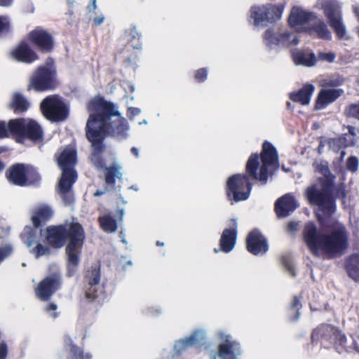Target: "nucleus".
I'll return each instance as SVG.
<instances>
[{"label": "nucleus", "mask_w": 359, "mask_h": 359, "mask_svg": "<svg viewBox=\"0 0 359 359\" xmlns=\"http://www.w3.org/2000/svg\"><path fill=\"white\" fill-rule=\"evenodd\" d=\"M88 111L89 117L86 126V135L91 144V160L97 164L100 154L104 150L103 140L107 135L123 134L128 130V125L115 105L102 98L91 100Z\"/></svg>", "instance_id": "1"}, {"label": "nucleus", "mask_w": 359, "mask_h": 359, "mask_svg": "<svg viewBox=\"0 0 359 359\" xmlns=\"http://www.w3.org/2000/svg\"><path fill=\"white\" fill-rule=\"evenodd\" d=\"M66 238H69L66 247L68 271L69 275L72 276L79 263V256L85 239L83 227L75 222L63 226H50L46 229V241L55 248L62 247Z\"/></svg>", "instance_id": "2"}, {"label": "nucleus", "mask_w": 359, "mask_h": 359, "mask_svg": "<svg viewBox=\"0 0 359 359\" xmlns=\"http://www.w3.org/2000/svg\"><path fill=\"white\" fill-rule=\"evenodd\" d=\"M303 238L308 248L316 255L320 252L329 256L340 254L348 245L347 233L341 224H337L330 233H323L313 223H308Z\"/></svg>", "instance_id": "3"}, {"label": "nucleus", "mask_w": 359, "mask_h": 359, "mask_svg": "<svg viewBox=\"0 0 359 359\" xmlns=\"http://www.w3.org/2000/svg\"><path fill=\"white\" fill-rule=\"evenodd\" d=\"M323 177L312 186L307 188L306 196L311 203L318 206L317 217L320 220L329 217L335 210V206L332 197L333 181L334 177L330 174L327 167L322 168Z\"/></svg>", "instance_id": "4"}, {"label": "nucleus", "mask_w": 359, "mask_h": 359, "mask_svg": "<svg viewBox=\"0 0 359 359\" xmlns=\"http://www.w3.org/2000/svg\"><path fill=\"white\" fill-rule=\"evenodd\" d=\"M31 220L33 226H26L20 233V238L36 258L45 255V205L42 204L32 210Z\"/></svg>", "instance_id": "5"}, {"label": "nucleus", "mask_w": 359, "mask_h": 359, "mask_svg": "<svg viewBox=\"0 0 359 359\" xmlns=\"http://www.w3.org/2000/svg\"><path fill=\"white\" fill-rule=\"evenodd\" d=\"M261 158L262 164L259 172H257L259 165V156L257 154H253L250 157L246 169L248 172L255 180H259L264 184L268 179L271 170L277 169L278 167V155L274 147L270 143L264 142L263 144Z\"/></svg>", "instance_id": "6"}, {"label": "nucleus", "mask_w": 359, "mask_h": 359, "mask_svg": "<svg viewBox=\"0 0 359 359\" xmlns=\"http://www.w3.org/2000/svg\"><path fill=\"white\" fill-rule=\"evenodd\" d=\"M11 134L15 137L18 143L22 144L25 140L38 143L43 139L42 127L35 120L18 118L9 121Z\"/></svg>", "instance_id": "7"}, {"label": "nucleus", "mask_w": 359, "mask_h": 359, "mask_svg": "<svg viewBox=\"0 0 359 359\" xmlns=\"http://www.w3.org/2000/svg\"><path fill=\"white\" fill-rule=\"evenodd\" d=\"M11 184L18 187L35 185L41 180L37 169L31 164L16 163L11 165L5 173Z\"/></svg>", "instance_id": "8"}, {"label": "nucleus", "mask_w": 359, "mask_h": 359, "mask_svg": "<svg viewBox=\"0 0 359 359\" xmlns=\"http://www.w3.org/2000/svg\"><path fill=\"white\" fill-rule=\"evenodd\" d=\"M322 8L330 26L334 30L337 36L340 39L345 38L346 30L343 23L341 4L337 0H323Z\"/></svg>", "instance_id": "9"}, {"label": "nucleus", "mask_w": 359, "mask_h": 359, "mask_svg": "<svg viewBox=\"0 0 359 359\" xmlns=\"http://www.w3.org/2000/svg\"><path fill=\"white\" fill-rule=\"evenodd\" d=\"M251 186L245 175H234L226 182V195L232 203L248 198Z\"/></svg>", "instance_id": "10"}, {"label": "nucleus", "mask_w": 359, "mask_h": 359, "mask_svg": "<svg viewBox=\"0 0 359 359\" xmlns=\"http://www.w3.org/2000/svg\"><path fill=\"white\" fill-rule=\"evenodd\" d=\"M69 114L66 104L57 95L46 97V119L52 122L65 120Z\"/></svg>", "instance_id": "11"}, {"label": "nucleus", "mask_w": 359, "mask_h": 359, "mask_svg": "<svg viewBox=\"0 0 359 359\" xmlns=\"http://www.w3.org/2000/svg\"><path fill=\"white\" fill-rule=\"evenodd\" d=\"M218 336L224 340L219 346V356L222 359H236L241 354L240 344L235 341H231V335L223 332H219Z\"/></svg>", "instance_id": "12"}, {"label": "nucleus", "mask_w": 359, "mask_h": 359, "mask_svg": "<svg viewBox=\"0 0 359 359\" xmlns=\"http://www.w3.org/2000/svg\"><path fill=\"white\" fill-rule=\"evenodd\" d=\"M11 55L17 61L27 64H30L39 59L37 53L25 39L18 43L12 50Z\"/></svg>", "instance_id": "13"}, {"label": "nucleus", "mask_w": 359, "mask_h": 359, "mask_svg": "<svg viewBox=\"0 0 359 359\" xmlns=\"http://www.w3.org/2000/svg\"><path fill=\"white\" fill-rule=\"evenodd\" d=\"M264 39L268 45L290 46L296 45L299 39L296 35L288 32L274 33L272 30H267L264 34Z\"/></svg>", "instance_id": "14"}, {"label": "nucleus", "mask_w": 359, "mask_h": 359, "mask_svg": "<svg viewBox=\"0 0 359 359\" xmlns=\"http://www.w3.org/2000/svg\"><path fill=\"white\" fill-rule=\"evenodd\" d=\"M317 19V15L312 12H309L299 7L294 6L292 8L289 17V22L292 27L300 25L312 23Z\"/></svg>", "instance_id": "15"}, {"label": "nucleus", "mask_w": 359, "mask_h": 359, "mask_svg": "<svg viewBox=\"0 0 359 359\" xmlns=\"http://www.w3.org/2000/svg\"><path fill=\"white\" fill-rule=\"evenodd\" d=\"M247 247L248 251L255 255L264 254L268 250L265 238L255 231L249 234L247 239Z\"/></svg>", "instance_id": "16"}, {"label": "nucleus", "mask_w": 359, "mask_h": 359, "mask_svg": "<svg viewBox=\"0 0 359 359\" xmlns=\"http://www.w3.org/2000/svg\"><path fill=\"white\" fill-rule=\"evenodd\" d=\"M298 204L294 197L290 194H285L280 198L275 204V210L279 217H285L292 212Z\"/></svg>", "instance_id": "17"}, {"label": "nucleus", "mask_w": 359, "mask_h": 359, "mask_svg": "<svg viewBox=\"0 0 359 359\" xmlns=\"http://www.w3.org/2000/svg\"><path fill=\"white\" fill-rule=\"evenodd\" d=\"M46 273V298L57 290L62 284L61 273L56 265H50Z\"/></svg>", "instance_id": "18"}, {"label": "nucleus", "mask_w": 359, "mask_h": 359, "mask_svg": "<svg viewBox=\"0 0 359 359\" xmlns=\"http://www.w3.org/2000/svg\"><path fill=\"white\" fill-rule=\"evenodd\" d=\"M205 339V337L203 331L196 330L189 337L176 341L174 346L175 351L177 353H180L191 346L203 342Z\"/></svg>", "instance_id": "19"}, {"label": "nucleus", "mask_w": 359, "mask_h": 359, "mask_svg": "<svg viewBox=\"0 0 359 359\" xmlns=\"http://www.w3.org/2000/svg\"><path fill=\"white\" fill-rule=\"evenodd\" d=\"M58 165L61 170L74 169L76 163V151L74 148L67 147L57 158Z\"/></svg>", "instance_id": "20"}, {"label": "nucleus", "mask_w": 359, "mask_h": 359, "mask_svg": "<svg viewBox=\"0 0 359 359\" xmlns=\"http://www.w3.org/2000/svg\"><path fill=\"white\" fill-rule=\"evenodd\" d=\"M77 179V173L74 169L62 170L61 177L58 182V191H71L73 184Z\"/></svg>", "instance_id": "21"}, {"label": "nucleus", "mask_w": 359, "mask_h": 359, "mask_svg": "<svg viewBox=\"0 0 359 359\" xmlns=\"http://www.w3.org/2000/svg\"><path fill=\"white\" fill-rule=\"evenodd\" d=\"M250 18L254 20V25L257 27L264 26L269 22V18H272L269 10L266 6H254L250 11Z\"/></svg>", "instance_id": "22"}, {"label": "nucleus", "mask_w": 359, "mask_h": 359, "mask_svg": "<svg viewBox=\"0 0 359 359\" xmlns=\"http://www.w3.org/2000/svg\"><path fill=\"white\" fill-rule=\"evenodd\" d=\"M294 62L297 65L312 67L317 62L315 54L310 50H297L292 53Z\"/></svg>", "instance_id": "23"}, {"label": "nucleus", "mask_w": 359, "mask_h": 359, "mask_svg": "<svg viewBox=\"0 0 359 359\" xmlns=\"http://www.w3.org/2000/svg\"><path fill=\"white\" fill-rule=\"evenodd\" d=\"M32 89L38 92L45 90V65L39 66L32 76L27 90Z\"/></svg>", "instance_id": "24"}, {"label": "nucleus", "mask_w": 359, "mask_h": 359, "mask_svg": "<svg viewBox=\"0 0 359 359\" xmlns=\"http://www.w3.org/2000/svg\"><path fill=\"white\" fill-rule=\"evenodd\" d=\"M314 90L315 87L313 85L307 84L297 92L292 93L290 98L294 102H299L302 105H306L309 104Z\"/></svg>", "instance_id": "25"}, {"label": "nucleus", "mask_w": 359, "mask_h": 359, "mask_svg": "<svg viewBox=\"0 0 359 359\" xmlns=\"http://www.w3.org/2000/svg\"><path fill=\"white\" fill-rule=\"evenodd\" d=\"M25 41L32 44L37 50H45V30L36 28L31 31L27 36Z\"/></svg>", "instance_id": "26"}, {"label": "nucleus", "mask_w": 359, "mask_h": 359, "mask_svg": "<svg viewBox=\"0 0 359 359\" xmlns=\"http://www.w3.org/2000/svg\"><path fill=\"white\" fill-rule=\"evenodd\" d=\"M341 91L339 89L323 90L318 96L316 107L318 109L323 108L325 105L334 102L341 95Z\"/></svg>", "instance_id": "27"}, {"label": "nucleus", "mask_w": 359, "mask_h": 359, "mask_svg": "<svg viewBox=\"0 0 359 359\" xmlns=\"http://www.w3.org/2000/svg\"><path fill=\"white\" fill-rule=\"evenodd\" d=\"M236 240V230L225 229L220 239L221 250L226 253L231 252L235 246Z\"/></svg>", "instance_id": "28"}, {"label": "nucleus", "mask_w": 359, "mask_h": 359, "mask_svg": "<svg viewBox=\"0 0 359 359\" xmlns=\"http://www.w3.org/2000/svg\"><path fill=\"white\" fill-rule=\"evenodd\" d=\"M29 107V102L22 94L19 93H14L12 101L10 103V108L13 109L15 114L25 112Z\"/></svg>", "instance_id": "29"}, {"label": "nucleus", "mask_w": 359, "mask_h": 359, "mask_svg": "<svg viewBox=\"0 0 359 359\" xmlns=\"http://www.w3.org/2000/svg\"><path fill=\"white\" fill-rule=\"evenodd\" d=\"M57 84L54 60L53 58H48L46 59V89L55 88Z\"/></svg>", "instance_id": "30"}, {"label": "nucleus", "mask_w": 359, "mask_h": 359, "mask_svg": "<svg viewBox=\"0 0 359 359\" xmlns=\"http://www.w3.org/2000/svg\"><path fill=\"white\" fill-rule=\"evenodd\" d=\"M312 30L315 32L317 36L323 39H330L332 38V34L326 24L321 20L317 18L313 22Z\"/></svg>", "instance_id": "31"}, {"label": "nucleus", "mask_w": 359, "mask_h": 359, "mask_svg": "<svg viewBox=\"0 0 359 359\" xmlns=\"http://www.w3.org/2000/svg\"><path fill=\"white\" fill-rule=\"evenodd\" d=\"M122 167L118 162H114L112 166L106 168L105 169V182L107 184H113L114 183V177L121 178Z\"/></svg>", "instance_id": "32"}, {"label": "nucleus", "mask_w": 359, "mask_h": 359, "mask_svg": "<svg viewBox=\"0 0 359 359\" xmlns=\"http://www.w3.org/2000/svg\"><path fill=\"white\" fill-rule=\"evenodd\" d=\"M88 281L90 287L87 290L86 295L88 299L93 300L97 297L96 294H94V286L97 285L100 282V275L97 270L94 269L92 271L90 276H88Z\"/></svg>", "instance_id": "33"}, {"label": "nucleus", "mask_w": 359, "mask_h": 359, "mask_svg": "<svg viewBox=\"0 0 359 359\" xmlns=\"http://www.w3.org/2000/svg\"><path fill=\"white\" fill-rule=\"evenodd\" d=\"M101 228L106 232L114 233L117 230L116 221L108 215L99 218Z\"/></svg>", "instance_id": "34"}, {"label": "nucleus", "mask_w": 359, "mask_h": 359, "mask_svg": "<svg viewBox=\"0 0 359 359\" xmlns=\"http://www.w3.org/2000/svg\"><path fill=\"white\" fill-rule=\"evenodd\" d=\"M13 32L11 19L8 16L0 15V39L6 37Z\"/></svg>", "instance_id": "35"}, {"label": "nucleus", "mask_w": 359, "mask_h": 359, "mask_svg": "<svg viewBox=\"0 0 359 359\" xmlns=\"http://www.w3.org/2000/svg\"><path fill=\"white\" fill-rule=\"evenodd\" d=\"M347 271L351 278L359 280V258L354 257L350 259L347 265Z\"/></svg>", "instance_id": "36"}, {"label": "nucleus", "mask_w": 359, "mask_h": 359, "mask_svg": "<svg viewBox=\"0 0 359 359\" xmlns=\"http://www.w3.org/2000/svg\"><path fill=\"white\" fill-rule=\"evenodd\" d=\"M355 143V138L351 135H344L342 137L332 139L329 142V147L332 149H335V144H343L344 147L353 146Z\"/></svg>", "instance_id": "37"}, {"label": "nucleus", "mask_w": 359, "mask_h": 359, "mask_svg": "<svg viewBox=\"0 0 359 359\" xmlns=\"http://www.w3.org/2000/svg\"><path fill=\"white\" fill-rule=\"evenodd\" d=\"M267 10H269L271 15L273 16L272 18H269V21L276 20L279 19L283 13V8L281 6H266Z\"/></svg>", "instance_id": "38"}, {"label": "nucleus", "mask_w": 359, "mask_h": 359, "mask_svg": "<svg viewBox=\"0 0 359 359\" xmlns=\"http://www.w3.org/2000/svg\"><path fill=\"white\" fill-rule=\"evenodd\" d=\"M346 113L348 116L359 121V102L349 105L346 110Z\"/></svg>", "instance_id": "39"}, {"label": "nucleus", "mask_w": 359, "mask_h": 359, "mask_svg": "<svg viewBox=\"0 0 359 359\" xmlns=\"http://www.w3.org/2000/svg\"><path fill=\"white\" fill-rule=\"evenodd\" d=\"M60 197L66 206H72L74 201V195L71 191L67 192H59Z\"/></svg>", "instance_id": "40"}, {"label": "nucleus", "mask_w": 359, "mask_h": 359, "mask_svg": "<svg viewBox=\"0 0 359 359\" xmlns=\"http://www.w3.org/2000/svg\"><path fill=\"white\" fill-rule=\"evenodd\" d=\"M36 296L41 301H45V278L42 279L34 288Z\"/></svg>", "instance_id": "41"}, {"label": "nucleus", "mask_w": 359, "mask_h": 359, "mask_svg": "<svg viewBox=\"0 0 359 359\" xmlns=\"http://www.w3.org/2000/svg\"><path fill=\"white\" fill-rule=\"evenodd\" d=\"M13 252V248L11 245H6L0 247V263L9 257Z\"/></svg>", "instance_id": "42"}, {"label": "nucleus", "mask_w": 359, "mask_h": 359, "mask_svg": "<svg viewBox=\"0 0 359 359\" xmlns=\"http://www.w3.org/2000/svg\"><path fill=\"white\" fill-rule=\"evenodd\" d=\"M10 133L9 122L6 124L4 121H0V139L8 137Z\"/></svg>", "instance_id": "43"}, {"label": "nucleus", "mask_w": 359, "mask_h": 359, "mask_svg": "<svg viewBox=\"0 0 359 359\" xmlns=\"http://www.w3.org/2000/svg\"><path fill=\"white\" fill-rule=\"evenodd\" d=\"M358 160L354 156L348 158L346 163L347 169L351 172H355L358 170Z\"/></svg>", "instance_id": "44"}, {"label": "nucleus", "mask_w": 359, "mask_h": 359, "mask_svg": "<svg viewBox=\"0 0 359 359\" xmlns=\"http://www.w3.org/2000/svg\"><path fill=\"white\" fill-rule=\"evenodd\" d=\"M69 348L71 353V359H81V353L79 348L72 344L71 339L69 340Z\"/></svg>", "instance_id": "45"}, {"label": "nucleus", "mask_w": 359, "mask_h": 359, "mask_svg": "<svg viewBox=\"0 0 359 359\" xmlns=\"http://www.w3.org/2000/svg\"><path fill=\"white\" fill-rule=\"evenodd\" d=\"M319 58L320 60L332 62L335 59V54L333 53H319Z\"/></svg>", "instance_id": "46"}, {"label": "nucleus", "mask_w": 359, "mask_h": 359, "mask_svg": "<svg viewBox=\"0 0 359 359\" xmlns=\"http://www.w3.org/2000/svg\"><path fill=\"white\" fill-rule=\"evenodd\" d=\"M195 77L198 81H204L207 77L206 69H201L198 70L195 75Z\"/></svg>", "instance_id": "47"}, {"label": "nucleus", "mask_w": 359, "mask_h": 359, "mask_svg": "<svg viewBox=\"0 0 359 359\" xmlns=\"http://www.w3.org/2000/svg\"><path fill=\"white\" fill-rule=\"evenodd\" d=\"M54 40L48 34H46V52L51 51L54 47Z\"/></svg>", "instance_id": "48"}, {"label": "nucleus", "mask_w": 359, "mask_h": 359, "mask_svg": "<svg viewBox=\"0 0 359 359\" xmlns=\"http://www.w3.org/2000/svg\"><path fill=\"white\" fill-rule=\"evenodd\" d=\"M339 84L337 79H325L323 81L322 85L325 86H336Z\"/></svg>", "instance_id": "49"}, {"label": "nucleus", "mask_w": 359, "mask_h": 359, "mask_svg": "<svg viewBox=\"0 0 359 359\" xmlns=\"http://www.w3.org/2000/svg\"><path fill=\"white\" fill-rule=\"evenodd\" d=\"M283 264H284L285 269L289 271V273L292 276H294L295 273L294 271L292 264L289 261L283 260Z\"/></svg>", "instance_id": "50"}, {"label": "nucleus", "mask_w": 359, "mask_h": 359, "mask_svg": "<svg viewBox=\"0 0 359 359\" xmlns=\"http://www.w3.org/2000/svg\"><path fill=\"white\" fill-rule=\"evenodd\" d=\"M298 229V223L295 222H290L287 224V229L290 232L293 233Z\"/></svg>", "instance_id": "51"}, {"label": "nucleus", "mask_w": 359, "mask_h": 359, "mask_svg": "<svg viewBox=\"0 0 359 359\" xmlns=\"http://www.w3.org/2000/svg\"><path fill=\"white\" fill-rule=\"evenodd\" d=\"M347 129H348V133H345L344 135H351L353 137V138H355V136L356 135L355 128L353 126H348Z\"/></svg>", "instance_id": "52"}, {"label": "nucleus", "mask_w": 359, "mask_h": 359, "mask_svg": "<svg viewBox=\"0 0 359 359\" xmlns=\"http://www.w3.org/2000/svg\"><path fill=\"white\" fill-rule=\"evenodd\" d=\"M129 114L133 117L140 114L141 110L138 108L130 107L128 109Z\"/></svg>", "instance_id": "53"}, {"label": "nucleus", "mask_w": 359, "mask_h": 359, "mask_svg": "<svg viewBox=\"0 0 359 359\" xmlns=\"http://www.w3.org/2000/svg\"><path fill=\"white\" fill-rule=\"evenodd\" d=\"M13 0H0V6L9 7L12 5Z\"/></svg>", "instance_id": "54"}, {"label": "nucleus", "mask_w": 359, "mask_h": 359, "mask_svg": "<svg viewBox=\"0 0 359 359\" xmlns=\"http://www.w3.org/2000/svg\"><path fill=\"white\" fill-rule=\"evenodd\" d=\"M337 196H340L341 198H344L345 196V191H344V187L343 185H341L338 187L337 189Z\"/></svg>", "instance_id": "55"}, {"label": "nucleus", "mask_w": 359, "mask_h": 359, "mask_svg": "<svg viewBox=\"0 0 359 359\" xmlns=\"http://www.w3.org/2000/svg\"><path fill=\"white\" fill-rule=\"evenodd\" d=\"M97 8L96 0H90V6L88 7V12L91 10L95 11Z\"/></svg>", "instance_id": "56"}, {"label": "nucleus", "mask_w": 359, "mask_h": 359, "mask_svg": "<svg viewBox=\"0 0 359 359\" xmlns=\"http://www.w3.org/2000/svg\"><path fill=\"white\" fill-rule=\"evenodd\" d=\"M104 19V16L101 15V16H100L98 18H94L93 22H95V24L96 25H101L103 22Z\"/></svg>", "instance_id": "57"}, {"label": "nucleus", "mask_w": 359, "mask_h": 359, "mask_svg": "<svg viewBox=\"0 0 359 359\" xmlns=\"http://www.w3.org/2000/svg\"><path fill=\"white\" fill-rule=\"evenodd\" d=\"M57 309V305L54 304H50L46 307V311H55Z\"/></svg>", "instance_id": "58"}, {"label": "nucleus", "mask_w": 359, "mask_h": 359, "mask_svg": "<svg viewBox=\"0 0 359 359\" xmlns=\"http://www.w3.org/2000/svg\"><path fill=\"white\" fill-rule=\"evenodd\" d=\"M40 110L43 116H45V99L42 100L40 103Z\"/></svg>", "instance_id": "59"}, {"label": "nucleus", "mask_w": 359, "mask_h": 359, "mask_svg": "<svg viewBox=\"0 0 359 359\" xmlns=\"http://www.w3.org/2000/svg\"><path fill=\"white\" fill-rule=\"evenodd\" d=\"M107 192V189H104L103 190H97L95 193H94V196L95 197H97V196H102L104 194H105Z\"/></svg>", "instance_id": "60"}, {"label": "nucleus", "mask_w": 359, "mask_h": 359, "mask_svg": "<svg viewBox=\"0 0 359 359\" xmlns=\"http://www.w3.org/2000/svg\"><path fill=\"white\" fill-rule=\"evenodd\" d=\"M299 299L297 297H294L293 299L292 304V307L294 309L299 305Z\"/></svg>", "instance_id": "61"}, {"label": "nucleus", "mask_w": 359, "mask_h": 359, "mask_svg": "<svg viewBox=\"0 0 359 359\" xmlns=\"http://www.w3.org/2000/svg\"><path fill=\"white\" fill-rule=\"evenodd\" d=\"M53 215V211L46 206V219L51 217Z\"/></svg>", "instance_id": "62"}, {"label": "nucleus", "mask_w": 359, "mask_h": 359, "mask_svg": "<svg viewBox=\"0 0 359 359\" xmlns=\"http://www.w3.org/2000/svg\"><path fill=\"white\" fill-rule=\"evenodd\" d=\"M131 152L136 156V157H138L139 156V153H138V150L137 149L135 148V147H133L131 149Z\"/></svg>", "instance_id": "63"}, {"label": "nucleus", "mask_w": 359, "mask_h": 359, "mask_svg": "<svg viewBox=\"0 0 359 359\" xmlns=\"http://www.w3.org/2000/svg\"><path fill=\"white\" fill-rule=\"evenodd\" d=\"M118 214H119V215H120V219H122V218H123V215H124V214H125V210H124V209L121 208V209H119V210H118Z\"/></svg>", "instance_id": "64"}]
</instances>
